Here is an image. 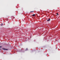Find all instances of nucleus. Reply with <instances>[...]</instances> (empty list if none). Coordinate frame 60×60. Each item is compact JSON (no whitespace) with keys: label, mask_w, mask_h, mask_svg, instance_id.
Wrapping results in <instances>:
<instances>
[{"label":"nucleus","mask_w":60,"mask_h":60,"mask_svg":"<svg viewBox=\"0 0 60 60\" xmlns=\"http://www.w3.org/2000/svg\"><path fill=\"white\" fill-rule=\"evenodd\" d=\"M34 12V11H31L30 12Z\"/></svg>","instance_id":"obj_4"},{"label":"nucleus","mask_w":60,"mask_h":60,"mask_svg":"<svg viewBox=\"0 0 60 60\" xmlns=\"http://www.w3.org/2000/svg\"><path fill=\"white\" fill-rule=\"evenodd\" d=\"M56 14L57 15H58V13H57Z\"/></svg>","instance_id":"obj_6"},{"label":"nucleus","mask_w":60,"mask_h":60,"mask_svg":"<svg viewBox=\"0 0 60 60\" xmlns=\"http://www.w3.org/2000/svg\"><path fill=\"white\" fill-rule=\"evenodd\" d=\"M35 16V15L34 14L32 15V16H33V17H34V16Z\"/></svg>","instance_id":"obj_2"},{"label":"nucleus","mask_w":60,"mask_h":60,"mask_svg":"<svg viewBox=\"0 0 60 60\" xmlns=\"http://www.w3.org/2000/svg\"><path fill=\"white\" fill-rule=\"evenodd\" d=\"M0 48H2V46H0Z\"/></svg>","instance_id":"obj_7"},{"label":"nucleus","mask_w":60,"mask_h":60,"mask_svg":"<svg viewBox=\"0 0 60 60\" xmlns=\"http://www.w3.org/2000/svg\"><path fill=\"white\" fill-rule=\"evenodd\" d=\"M2 49H4V50H8V49H5L4 48H3Z\"/></svg>","instance_id":"obj_3"},{"label":"nucleus","mask_w":60,"mask_h":60,"mask_svg":"<svg viewBox=\"0 0 60 60\" xmlns=\"http://www.w3.org/2000/svg\"><path fill=\"white\" fill-rule=\"evenodd\" d=\"M0 50H1V49H0Z\"/></svg>","instance_id":"obj_9"},{"label":"nucleus","mask_w":60,"mask_h":60,"mask_svg":"<svg viewBox=\"0 0 60 60\" xmlns=\"http://www.w3.org/2000/svg\"><path fill=\"white\" fill-rule=\"evenodd\" d=\"M50 19L49 18L48 19V20H47V21H50Z\"/></svg>","instance_id":"obj_1"},{"label":"nucleus","mask_w":60,"mask_h":60,"mask_svg":"<svg viewBox=\"0 0 60 60\" xmlns=\"http://www.w3.org/2000/svg\"><path fill=\"white\" fill-rule=\"evenodd\" d=\"M28 49H27V48H26V50H27Z\"/></svg>","instance_id":"obj_5"},{"label":"nucleus","mask_w":60,"mask_h":60,"mask_svg":"<svg viewBox=\"0 0 60 60\" xmlns=\"http://www.w3.org/2000/svg\"><path fill=\"white\" fill-rule=\"evenodd\" d=\"M3 25V24H2L1 25V26H2V25Z\"/></svg>","instance_id":"obj_8"}]
</instances>
